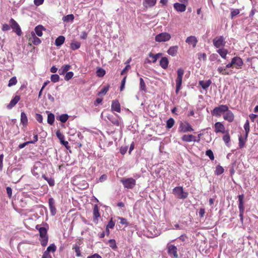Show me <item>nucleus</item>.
I'll list each match as a JSON object with an SVG mask.
<instances>
[{
	"label": "nucleus",
	"mask_w": 258,
	"mask_h": 258,
	"mask_svg": "<svg viewBox=\"0 0 258 258\" xmlns=\"http://www.w3.org/2000/svg\"><path fill=\"white\" fill-rule=\"evenodd\" d=\"M35 228L39 231L40 237L39 240L41 245L43 247L46 246L48 240V236L47 235V230L46 228L43 227H40V225H37Z\"/></svg>",
	"instance_id": "nucleus-1"
},
{
	"label": "nucleus",
	"mask_w": 258,
	"mask_h": 258,
	"mask_svg": "<svg viewBox=\"0 0 258 258\" xmlns=\"http://www.w3.org/2000/svg\"><path fill=\"white\" fill-rule=\"evenodd\" d=\"M26 37L28 41V44L30 46L38 45L41 43L40 38L36 36L34 32L32 31L26 34Z\"/></svg>",
	"instance_id": "nucleus-2"
},
{
	"label": "nucleus",
	"mask_w": 258,
	"mask_h": 258,
	"mask_svg": "<svg viewBox=\"0 0 258 258\" xmlns=\"http://www.w3.org/2000/svg\"><path fill=\"white\" fill-rule=\"evenodd\" d=\"M172 193L177 198L179 199H185L188 195L187 192H185L183 190V188L182 186H176L172 190Z\"/></svg>",
	"instance_id": "nucleus-3"
},
{
	"label": "nucleus",
	"mask_w": 258,
	"mask_h": 258,
	"mask_svg": "<svg viewBox=\"0 0 258 258\" xmlns=\"http://www.w3.org/2000/svg\"><path fill=\"white\" fill-rule=\"evenodd\" d=\"M125 188L133 189L136 184V181L132 177L122 178L120 179Z\"/></svg>",
	"instance_id": "nucleus-4"
},
{
	"label": "nucleus",
	"mask_w": 258,
	"mask_h": 258,
	"mask_svg": "<svg viewBox=\"0 0 258 258\" xmlns=\"http://www.w3.org/2000/svg\"><path fill=\"white\" fill-rule=\"evenodd\" d=\"M177 77L176 79V94H177L181 89L182 77L184 74V70L182 68H179L177 71Z\"/></svg>",
	"instance_id": "nucleus-5"
},
{
	"label": "nucleus",
	"mask_w": 258,
	"mask_h": 258,
	"mask_svg": "<svg viewBox=\"0 0 258 258\" xmlns=\"http://www.w3.org/2000/svg\"><path fill=\"white\" fill-rule=\"evenodd\" d=\"M233 62L231 60V61L227 64L225 66V67H219L217 69L218 72L219 74L222 75H230L232 74H233V71L232 70H228L227 69L231 68H234V64L233 63Z\"/></svg>",
	"instance_id": "nucleus-6"
},
{
	"label": "nucleus",
	"mask_w": 258,
	"mask_h": 258,
	"mask_svg": "<svg viewBox=\"0 0 258 258\" xmlns=\"http://www.w3.org/2000/svg\"><path fill=\"white\" fill-rule=\"evenodd\" d=\"M228 107L226 105H220L218 107H216L211 111L213 115L216 116H221L223 113L228 111Z\"/></svg>",
	"instance_id": "nucleus-7"
},
{
	"label": "nucleus",
	"mask_w": 258,
	"mask_h": 258,
	"mask_svg": "<svg viewBox=\"0 0 258 258\" xmlns=\"http://www.w3.org/2000/svg\"><path fill=\"white\" fill-rule=\"evenodd\" d=\"M226 43L225 39L223 36H217L213 40L214 46L217 48H223Z\"/></svg>",
	"instance_id": "nucleus-8"
},
{
	"label": "nucleus",
	"mask_w": 258,
	"mask_h": 258,
	"mask_svg": "<svg viewBox=\"0 0 258 258\" xmlns=\"http://www.w3.org/2000/svg\"><path fill=\"white\" fill-rule=\"evenodd\" d=\"M194 128L187 121H181L179 124L178 131L182 133H187L194 131Z\"/></svg>",
	"instance_id": "nucleus-9"
},
{
	"label": "nucleus",
	"mask_w": 258,
	"mask_h": 258,
	"mask_svg": "<svg viewBox=\"0 0 258 258\" xmlns=\"http://www.w3.org/2000/svg\"><path fill=\"white\" fill-rule=\"evenodd\" d=\"M238 198V201H239L238 208L239 209V217L240 218V221L241 222H242L243 220V214H244V202H243L244 195L243 194L239 195Z\"/></svg>",
	"instance_id": "nucleus-10"
},
{
	"label": "nucleus",
	"mask_w": 258,
	"mask_h": 258,
	"mask_svg": "<svg viewBox=\"0 0 258 258\" xmlns=\"http://www.w3.org/2000/svg\"><path fill=\"white\" fill-rule=\"evenodd\" d=\"M171 35L167 32L161 33L155 36V41L158 42H165L169 40Z\"/></svg>",
	"instance_id": "nucleus-11"
},
{
	"label": "nucleus",
	"mask_w": 258,
	"mask_h": 258,
	"mask_svg": "<svg viewBox=\"0 0 258 258\" xmlns=\"http://www.w3.org/2000/svg\"><path fill=\"white\" fill-rule=\"evenodd\" d=\"M10 25L11 28L15 31L18 36H21L22 34L21 28L17 22L13 18L10 20Z\"/></svg>",
	"instance_id": "nucleus-12"
},
{
	"label": "nucleus",
	"mask_w": 258,
	"mask_h": 258,
	"mask_svg": "<svg viewBox=\"0 0 258 258\" xmlns=\"http://www.w3.org/2000/svg\"><path fill=\"white\" fill-rule=\"evenodd\" d=\"M232 61L233 62L234 67L237 69H241L243 64L242 59L238 56H235L232 58Z\"/></svg>",
	"instance_id": "nucleus-13"
},
{
	"label": "nucleus",
	"mask_w": 258,
	"mask_h": 258,
	"mask_svg": "<svg viewBox=\"0 0 258 258\" xmlns=\"http://www.w3.org/2000/svg\"><path fill=\"white\" fill-rule=\"evenodd\" d=\"M186 5L182 3H175L173 5V7L177 12L182 13L186 10Z\"/></svg>",
	"instance_id": "nucleus-14"
},
{
	"label": "nucleus",
	"mask_w": 258,
	"mask_h": 258,
	"mask_svg": "<svg viewBox=\"0 0 258 258\" xmlns=\"http://www.w3.org/2000/svg\"><path fill=\"white\" fill-rule=\"evenodd\" d=\"M111 109L112 111H116L120 113L121 112L120 104L117 100H114L112 101Z\"/></svg>",
	"instance_id": "nucleus-15"
},
{
	"label": "nucleus",
	"mask_w": 258,
	"mask_h": 258,
	"mask_svg": "<svg viewBox=\"0 0 258 258\" xmlns=\"http://www.w3.org/2000/svg\"><path fill=\"white\" fill-rule=\"evenodd\" d=\"M185 42L189 45H192L193 48H195L198 42L197 37L195 36H190L187 37L185 40Z\"/></svg>",
	"instance_id": "nucleus-16"
},
{
	"label": "nucleus",
	"mask_w": 258,
	"mask_h": 258,
	"mask_svg": "<svg viewBox=\"0 0 258 258\" xmlns=\"http://www.w3.org/2000/svg\"><path fill=\"white\" fill-rule=\"evenodd\" d=\"M215 132L216 133H221L224 134L225 128L224 125L220 122H217L215 123Z\"/></svg>",
	"instance_id": "nucleus-17"
},
{
	"label": "nucleus",
	"mask_w": 258,
	"mask_h": 258,
	"mask_svg": "<svg viewBox=\"0 0 258 258\" xmlns=\"http://www.w3.org/2000/svg\"><path fill=\"white\" fill-rule=\"evenodd\" d=\"M223 118L229 122H231L234 120V115L232 112L229 110V108H228V111H226L224 114Z\"/></svg>",
	"instance_id": "nucleus-18"
},
{
	"label": "nucleus",
	"mask_w": 258,
	"mask_h": 258,
	"mask_svg": "<svg viewBox=\"0 0 258 258\" xmlns=\"http://www.w3.org/2000/svg\"><path fill=\"white\" fill-rule=\"evenodd\" d=\"M100 217V214L99 211V208L97 205H95L93 208V221L95 223H98V218Z\"/></svg>",
	"instance_id": "nucleus-19"
},
{
	"label": "nucleus",
	"mask_w": 258,
	"mask_h": 258,
	"mask_svg": "<svg viewBox=\"0 0 258 258\" xmlns=\"http://www.w3.org/2000/svg\"><path fill=\"white\" fill-rule=\"evenodd\" d=\"M168 254L170 255H173L174 258L178 257L177 249V247L173 245H171L168 248Z\"/></svg>",
	"instance_id": "nucleus-20"
},
{
	"label": "nucleus",
	"mask_w": 258,
	"mask_h": 258,
	"mask_svg": "<svg viewBox=\"0 0 258 258\" xmlns=\"http://www.w3.org/2000/svg\"><path fill=\"white\" fill-rule=\"evenodd\" d=\"M48 204L51 215H54L56 213V209L55 207L54 200L52 198H50L49 199Z\"/></svg>",
	"instance_id": "nucleus-21"
},
{
	"label": "nucleus",
	"mask_w": 258,
	"mask_h": 258,
	"mask_svg": "<svg viewBox=\"0 0 258 258\" xmlns=\"http://www.w3.org/2000/svg\"><path fill=\"white\" fill-rule=\"evenodd\" d=\"M106 117L113 125L116 126L119 125L120 122L117 117L110 114H108L106 115Z\"/></svg>",
	"instance_id": "nucleus-22"
},
{
	"label": "nucleus",
	"mask_w": 258,
	"mask_h": 258,
	"mask_svg": "<svg viewBox=\"0 0 258 258\" xmlns=\"http://www.w3.org/2000/svg\"><path fill=\"white\" fill-rule=\"evenodd\" d=\"M181 140L185 142H196V137L192 135L185 134L181 137Z\"/></svg>",
	"instance_id": "nucleus-23"
},
{
	"label": "nucleus",
	"mask_w": 258,
	"mask_h": 258,
	"mask_svg": "<svg viewBox=\"0 0 258 258\" xmlns=\"http://www.w3.org/2000/svg\"><path fill=\"white\" fill-rule=\"evenodd\" d=\"M20 100V96L19 95L15 96L10 101V103L7 105V108L9 109H11L13 107H14L16 104Z\"/></svg>",
	"instance_id": "nucleus-24"
},
{
	"label": "nucleus",
	"mask_w": 258,
	"mask_h": 258,
	"mask_svg": "<svg viewBox=\"0 0 258 258\" xmlns=\"http://www.w3.org/2000/svg\"><path fill=\"white\" fill-rule=\"evenodd\" d=\"M38 141V135L36 134H34L33 139V140L28 141L26 142H25L22 144H20L19 145V148L20 149H22L24 148L26 145L29 144H34Z\"/></svg>",
	"instance_id": "nucleus-25"
},
{
	"label": "nucleus",
	"mask_w": 258,
	"mask_h": 258,
	"mask_svg": "<svg viewBox=\"0 0 258 258\" xmlns=\"http://www.w3.org/2000/svg\"><path fill=\"white\" fill-rule=\"evenodd\" d=\"M45 30V28L41 25L35 27L34 29V33L39 37H41L43 35V31Z\"/></svg>",
	"instance_id": "nucleus-26"
},
{
	"label": "nucleus",
	"mask_w": 258,
	"mask_h": 258,
	"mask_svg": "<svg viewBox=\"0 0 258 258\" xmlns=\"http://www.w3.org/2000/svg\"><path fill=\"white\" fill-rule=\"evenodd\" d=\"M160 66L164 69H166L168 68L169 64L168 59L166 57H163L160 60Z\"/></svg>",
	"instance_id": "nucleus-27"
},
{
	"label": "nucleus",
	"mask_w": 258,
	"mask_h": 258,
	"mask_svg": "<svg viewBox=\"0 0 258 258\" xmlns=\"http://www.w3.org/2000/svg\"><path fill=\"white\" fill-rule=\"evenodd\" d=\"M178 49V46H173L169 47L168 50H167V53L168 54L174 56L176 55L177 53V51Z\"/></svg>",
	"instance_id": "nucleus-28"
},
{
	"label": "nucleus",
	"mask_w": 258,
	"mask_h": 258,
	"mask_svg": "<svg viewBox=\"0 0 258 258\" xmlns=\"http://www.w3.org/2000/svg\"><path fill=\"white\" fill-rule=\"evenodd\" d=\"M71 66L69 64H66L62 66L61 68L58 70V73L60 75H64L70 69Z\"/></svg>",
	"instance_id": "nucleus-29"
},
{
	"label": "nucleus",
	"mask_w": 258,
	"mask_h": 258,
	"mask_svg": "<svg viewBox=\"0 0 258 258\" xmlns=\"http://www.w3.org/2000/svg\"><path fill=\"white\" fill-rule=\"evenodd\" d=\"M217 52L219 54L222 58L224 59L227 58V54L228 53V50L224 48H219Z\"/></svg>",
	"instance_id": "nucleus-30"
},
{
	"label": "nucleus",
	"mask_w": 258,
	"mask_h": 258,
	"mask_svg": "<svg viewBox=\"0 0 258 258\" xmlns=\"http://www.w3.org/2000/svg\"><path fill=\"white\" fill-rule=\"evenodd\" d=\"M212 82L210 80L207 81H200L199 85L202 86L203 89L206 90L211 84Z\"/></svg>",
	"instance_id": "nucleus-31"
},
{
	"label": "nucleus",
	"mask_w": 258,
	"mask_h": 258,
	"mask_svg": "<svg viewBox=\"0 0 258 258\" xmlns=\"http://www.w3.org/2000/svg\"><path fill=\"white\" fill-rule=\"evenodd\" d=\"M65 37L63 36H58L55 40V45L56 46H61L64 42Z\"/></svg>",
	"instance_id": "nucleus-32"
},
{
	"label": "nucleus",
	"mask_w": 258,
	"mask_h": 258,
	"mask_svg": "<svg viewBox=\"0 0 258 258\" xmlns=\"http://www.w3.org/2000/svg\"><path fill=\"white\" fill-rule=\"evenodd\" d=\"M21 123L24 126H26L28 124V118L24 112H22L21 114Z\"/></svg>",
	"instance_id": "nucleus-33"
},
{
	"label": "nucleus",
	"mask_w": 258,
	"mask_h": 258,
	"mask_svg": "<svg viewBox=\"0 0 258 258\" xmlns=\"http://www.w3.org/2000/svg\"><path fill=\"white\" fill-rule=\"evenodd\" d=\"M156 3V0H144V6L145 7L154 6Z\"/></svg>",
	"instance_id": "nucleus-34"
},
{
	"label": "nucleus",
	"mask_w": 258,
	"mask_h": 258,
	"mask_svg": "<svg viewBox=\"0 0 258 258\" xmlns=\"http://www.w3.org/2000/svg\"><path fill=\"white\" fill-rule=\"evenodd\" d=\"M246 140L247 138L245 139V136L244 138L242 137L241 136H239V147L240 149H242L244 147Z\"/></svg>",
	"instance_id": "nucleus-35"
},
{
	"label": "nucleus",
	"mask_w": 258,
	"mask_h": 258,
	"mask_svg": "<svg viewBox=\"0 0 258 258\" xmlns=\"http://www.w3.org/2000/svg\"><path fill=\"white\" fill-rule=\"evenodd\" d=\"M63 22H73L74 20V16L73 14H69L63 16L62 19Z\"/></svg>",
	"instance_id": "nucleus-36"
},
{
	"label": "nucleus",
	"mask_w": 258,
	"mask_h": 258,
	"mask_svg": "<svg viewBox=\"0 0 258 258\" xmlns=\"http://www.w3.org/2000/svg\"><path fill=\"white\" fill-rule=\"evenodd\" d=\"M244 128L245 132V139L247 138L248 135L250 131L249 122L248 120H246V122L244 124Z\"/></svg>",
	"instance_id": "nucleus-37"
},
{
	"label": "nucleus",
	"mask_w": 258,
	"mask_h": 258,
	"mask_svg": "<svg viewBox=\"0 0 258 258\" xmlns=\"http://www.w3.org/2000/svg\"><path fill=\"white\" fill-rule=\"evenodd\" d=\"M140 89L145 92H147L146 84L142 78L140 79Z\"/></svg>",
	"instance_id": "nucleus-38"
},
{
	"label": "nucleus",
	"mask_w": 258,
	"mask_h": 258,
	"mask_svg": "<svg viewBox=\"0 0 258 258\" xmlns=\"http://www.w3.org/2000/svg\"><path fill=\"white\" fill-rule=\"evenodd\" d=\"M73 249H74L76 252V255L77 257H80L82 256L81 252L80 250V247L77 244H75L73 246Z\"/></svg>",
	"instance_id": "nucleus-39"
},
{
	"label": "nucleus",
	"mask_w": 258,
	"mask_h": 258,
	"mask_svg": "<svg viewBox=\"0 0 258 258\" xmlns=\"http://www.w3.org/2000/svg\"><path fill=\"white\" fill-rule=\"evenodd\" d=\"M42 178L47 181L50 186H52L54 185V180L53 178L51 177L49 178L45 175H42Z\"/></svg>",
	"instance_id": "nucleus-40"
},
{
	"label": "nucleus",
	"mask_w": 258,
	"mask_h": 258,
	"mask_svg": "<svg viewBox=\"0 0 258 258\" xmlns=\"http://www.w3.org/2000/svg\"><path fill=\"white\" fill-rule=\"evenodd\" d=\"M175 123L174 119L173 118H170L166 122V127L168 129L173 126Z\"/></svg>",
	"instance_id": "nucleus-41"
},
{
	"label": "nucleus",
	"mask_w": 258,
	"mask_h": 258,
	"mask_svg": "<svg viewBox=\"0 0 258 258\" xmlns=\"http://www.w3.org/2000/svg\"><path fill=\"white\" fill-rule=\"evenodd\" d=\"M81 46V43L79 42L75 41L71 43V48L72 50H75L79 49Z\"/></svg>",
	"instance_id": "nucleus-42"
},
{
	"label": "nucleus",
	"mask_w": 258,
	"mask_h": 258,
	"mask_svg": "<svg viewBox=\"0 0 258 258\" xmlns=\"http://www.w3.org/2000/svg\"><path fill=\"white\" fill-rule=\"evenodd\" d=\"M54 121V115L53 114L51 113H49L48 114L47 116V122L49 124L52 125Z\"/></svg>",
	"instance_id": "nucleus-43"
},
{
	"label": "nucleus",
	"mask_w": 258,
	"mask_h": 258,
	"mask_svg": "<svg viewBox=\"0 0 258 258\" xmlns=\"http://www.w3.org/2000/svg\"><path fill=\"white\" fill-rule=\"evenodd\" d=\"M56 249V247L54 244H50L49 246L47 247V249L44 252H47V253H49L50 252H55Z\"/></svg>",
	"instance_id": "nucleus-44"
},
{
	"label": "nucleus",
	"mask_w": 258,
	"mask_h": 258,
	"mask_svg": "<svg viewBox=\"0 0 258 258\" xmlns=\"http://www.w3.org/2000/svg\"><path fill=\"white\" fill-rule=\"evenodd\" d=\"M17 83V80L16 77H12L9 81L8 87H10L16 85Z\"/></svg>",
	"instance_id": "nucleus-45"
},
{
	"label": "nucleus",
	"mask_w": 258,
	"mask_h": 258,
	"mask_svg": "<svg viewBox=\"0 0 258 258\" xmlns=\"http://www.w3.org/2000/svg\"><path fill=\"white\" fill-rule=\"evenodd\" d=\"M161 55V53H157L156 54H154L152 53H150L149 54V56L150 57H151L152 58V62L153 63H155L156 62L159 56Z\"/></svg>",
	"instance_id": "nucleus-46"
},
{
	"label": "nucleus",
	"mask_w": 258,
	"mask_h": 258,
	"mask_svg": "<svg viewBox=\"0 0 258 258\" xmlns=\"http://www.w3.org/2000/svg\"><path fill=\"white\" fill-rule=\"evenodd\" d=\"M224 168L220 165H218L216 167L215 174L220 175L224 172Z\"/></svg>",
	"instance_id": "nucleus-47"
},
{
	"label": "nucleus",
	"mask_w": 258,
	"mask_h": 258,
	"mask_svg": "<svg viewBox=\"0 0 258 258\" xmlns=\"http://www.w3.org/2000/svg\"><path fill=\"white\" fill-rule=\"evenodd\" d=\"M96 75L99 77H102L105 75V71L102 68H99L96 71Z\"/></svg>",
	"instance_id": "nucleus-48"
},
{
	"label": "nucleus",
	"mask_w": 258,
	"mask_h": 258,
	"mask_svg": "<svg viewBox=\"0 0 258 258\" xmlns=\"http://www.w3.org/2000/svg\"><path fill=\"white\" fill-rule=\"evenodd\" d=\"M223 140L226 145H228L230 141V136L228 132L223 137Z\"/></svg>",
	"instance_id": "nucleus-49"
},
{
	"label": "nucleus",
	"mask_w": 258,
	"mask_h": 258,
	"mask_svg": "<svg viewBox=\"0 0 258 258\" xmlns=\"http://www.w3.org/2000/svg\"><path fill=\"white\" fill-rule=\"evenodd\" d=\"M68 118H69V115L67 114H61L59 116V120L62 123L66 122L67 121V120L68 119Z\"/></svg>",
	"instance_id": "nucleus-50"
},
{
	"label": "nucleus",
	"mask_w": 258,
	"mask_h": 258,
	"mask_svg": "<svg viewBox=\"0 0 258 258\" xmlns=\"http://www.w3.org/2000/svg\"><path fill=\"white\" fill-rule=\"evenodd\" d=\"M59 76L57 74L52 75L50 77L51 81L53 83H56L59 80Z\"/></svg>",
	"instance_id": "nucleus-51"
},
{
	"label": "nucleus",
	"mask_w": 258,
	"mask_h": 258,
	"mask_svg": "<svg viewBox=\"0 0 258 258\" xmlns=\"http://www.w3.org/2000/svg\"><path fill=\"white\" fill-rule=\"evenodd\" d=\"M206 155L208 156L211 160H213L214 159V155L211 150L209 149L207 150L206 151Z\"/></svg>",
	"instance_id": "nucleus-52"
},
{
	"label": "nucleus",
	"mask_w": 258,
	"mask_h": 258,
	"mask_svg": "<svg viewBox=\"0 0 258 258\" xmlns=\"http://www.w3.org/2000/svg\"><path fill=\"white\" fill-rule=\"evenodd\" d=\"M73 76H74L73 72H68L66 73V75L64 76V80L66 81H69L73 78Z\"/></svg>",
	"instance_id": "nucleus-53"
},
{
	"label": "nucleus",
	"mask_w": 258,
	"mask_h": 258,
	"mask_svg": "<svg viewBox=\"0 0 258 258\" xmlns=\"http://www.w3.org/2000/svg\"><path fill=\"white\" fill-rule=\"evenodd\" d=\"M108 242L109 243V246L112 248L115 249L117 248L116 245V242L114 239H110L108 241Z\"/></svg>",
	"instance_id": "nucleus-54"
},
{
	"label": "nucleus",
	"mask_w": 258,
	"mask_h": 258,
	"mask_svg": "<svg viewBox=\"0 0 258 258\" xmlns=\"http://www.w3.org/2000/svg\"><path fill=\"white\" fill-rule=\"evenodd\" d=\"M56 135L60 140V142L64 139V135L62 134H61L59 131H57L56 132Z\"/></svg>",
	"instance_id": "nucleus-55"
},
{
	"label": "nucleus",
	"mask_w": 258,
	"mask_h": 258,
	"mask_svg": "<svg viewBox=\"0 0 258 258\" xmlns=\"http://www.w3.org/2000/svg\"><path fill=\"white\" fill-rule=\"evenodd\" d=\"M198 55L199 59L201 60L202 59L204 61L206 60L207 55L205 53H199Z\"/></svg>",
	"instance_id": "nucleus-56"
},
{
	"label": "nucleus",
	"mask_w": 258,
	"mask_h": 258,
	"mask_svg": "<svg viewBox=\"0 0 258 258\" xmlns=\"http://www.w3.org/2000/svg\"><path fill=\"white\" fill-rule=\"evenodd\" d=\"M109 90V86L104 87L103 88L101 91L98 93V95H100L101 94H105Z\"/></svg>",
	"instance_id": "nucleus-57"
},
{
	"label": "nucleus",
	"mask_w": 258,
	"mask_h": 258,
	"mask_svg": "<svg viewBox=\"0 0 258 258\" xmlns=\"http://www.w3.org/2000/svg\"><path fill=\"white\" fill-rule=\"evenodd\" d=\"M115 225V222L112 220V218L109 221L108 224L106 225V227L110 229H113Z\"/></svg>",
	"instance_id": "nucleus-58"
},
{
	"label": "nucleus",
	"mask_w": 258,
	"mask_h": 258,
	"mask_svg": "<svg viewBox=\"0 0 258 258\" xmlns=\"http://www.w3.org/2000/svg\"><path fill=\"white\" fill-rule=\"evenodd\" d=\"M126 77H127L126 76H124L123 79L121 81V86L120 87V91H122L124 88V86H125V84Z\"/></svg>",
	"instance_id": "nucleus-59"
},
{
	"label": "nucleus",
	"mask_w": 258,
	"mask_h": 258,
	"mask_svg": "<svg viewBox=\"0 0 258 258\" xmlns=\"http://www.w3.org/2000/svg\"><path fill=\"white\" fill-rule=\"evenodd\" d=\"M239 13V10L238 9L232 10L231 12V16L232 19L234 17L236 16Z\"/></svg>",
	"instance_id": "nucleus-60"
},
{
	"label": "nucleus",
	"mask_w": 258,
	"mask_h": 258,
	"mask_svg": "<svg viewBox=\"0 0 258 258\" xmlns=\"http://www.w3.org/2000/svg\"><path fill=\"white\" fill-rule=\"evenodd\" d=\"M130 68H131V66L129 64L126 66L121 71L120 75H124L125 73H126L128 71V70L130 69Z\"/></svg>",
	"instance_id": "nucleus-61"
},
{
	"label": "nucleus",
	"mask_w": 258,
	"mask_h": 258,
	"mask_svg": "<svg viewBox=\"0 0 258 258\" xmlns=\"http://www.w3.org/2000/svg\"><path fill=\"white\" fill-rule=\"evenodd\" d=\"M36 119L39 122L42 123V120H43V117H42V116L41 114L37 113L36 114Z\"/></svg>",
	"instance_id": "nucleus-62"
},
{
	"label": "nucleus",
	"mask_w": 258,
	"mask_h": 258,
	"mask_svg": "<svg viewBox=\"0 0 258 258\" xmlns=\"http://www.w3.org/2000/svg\"><path fill=\"white\" fill-rule=\"evenodd\" d=\"M10 28L11 27L9 25L7 24H5L3 25L2 29L3 31H6L10 30Z\"/></svg>",
	"instance_id": "nucleus-63"
},
{
	"label": "nucleus",
	"mask_w": 258,
	"mask_h": 258,
	"mask_svg": "<svg viewBox=\"0 0 258 258\" xmlns=\"http://www.w3.org/2000/svg\"><path fill=\"white\" fill-rule=\"evenodd\" d=\"M87 258H102V257L98 253H95L93 255L88 256Z\"/></svg>",
	"instance_id": "nucleus-64"
}]
</instances>
